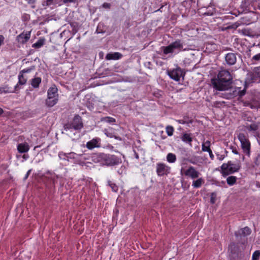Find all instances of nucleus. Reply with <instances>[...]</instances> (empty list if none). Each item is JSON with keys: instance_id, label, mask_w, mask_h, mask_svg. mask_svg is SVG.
Returning <instances> with one entry per match:
<instances>
[{"instance_id": "nucleus-55", "label": "nucleus", "mask_w": 260, "mask_h": 260, "mask_svg": "<svg viewBox=\"0 0 260 260\" xmlns=\"http://www.w3.org/2000/svg\"><path fill=\"white\" fill-rule=\"evenodd\" d=\"M231 98V96H229V97H227L226 98L229 99V98Z\"/></svg>"}, {"instance_id": "nucleus-21", "label": "nucleus", "mask_w": 260, "mask_h": 260, "mask_svg": "<svg viewBox=\"0 0 260 260\" xmlns=\"http://www.w3.org/2000/svg\"><path fill=\"white\" fill-rule=\"evenodd\" d=\"M245 127L249 132H255L258 129V126L255 122H252L250 124H246Z\"/></svg>"}, {"instance_id": "nucleus-43", "label": "nucleus", "mask_w": 260, "mask_h": 260, "mask_svg": "<svg viewBox=\"0 0 260 260\" xmlns=\"http://www.w3.org/2000/svg\"><path fill=\"white\" fill-rule=\"evenodd\" d=\"M208 152H209V156H210V157L211 158V159L212 160H213L214 158V156L213 154L212 153V150H210Z\"/></svg>"}, {"instance_id": "nucleus-36", "label": "nucleus", "mask_w": 260, "mask_h": 260, "mask_svg": "<svg viewBox=\"0 0 260 260\" xmlns=\"http://www.w3.org/2000/svg\"><path fill=\"white\" fill-rule=\"evenodd\" d=\"M34 69H35V67L32 66V67H31L30 68L23 69L22 71H21L20 72L22 73V74L24 75L25 73H30Z\"/></svg>"}, {"instance_id": "nucleus-49", "label": "nucleus", "mask_w": 260, "mask_h": 260, "mask_svg": "<svg viewBox=\"0 0 260 260\" xmlns=\"http://www.w3.org/2000/svg\"><path fill=\"white\" fill-rule=\"evenodd\" d=\"M52 183L53 184V186H54L55 185V178L53 177L52 178Z\"/></svg>"}, {"instance_id": "nucleus-15", "label": "nucleus", "mask_w": 260, "mask_h": 260, "mask_svg": "<svg viewBox=\"0 0 260 260\" xmlns=\"http://www.w3.org/2000/svg\"><path fill=\"white\" fill-rule=\"evenodd\" d=\"M29 146L26 142L18 144L17 145V150L20 153L27 152L29 150Z\"/></svg>"}, {"instance_id": "nucleus-34", "label": "nucleus", "mask_w": 260, "mask_h": 260, "mask_svg": "<svg viewBox=\"0 0 260 260\" xmlns=\"http://www.w3.org/2000/svg\"><path fill=\"white\" fill-rule=\"evenodd\" d=\"M204 183V180L201 178L196 180V188H199Z\"/></svg>"}, {"instance_id": "nucleus-30", "label": "nucleus", "mask_w": 260, "mask_h": 260, "mask_svg": "<svg viewBox=\"0 0 260 260\" xmlns=\"http://www.w3.org/2000/svg\"><path fill=\"white\" fill-rule=\"evenodd\" d=\"M173 51H174V50L173 49L172 47L171 46V44H170L168 46L165 47L163 50L164 53L165 54H168L170 53H173Z\"/></svg>"}, {"instance_id": "nucleus-28", "label": "nucleus", "mask_w": 260, "mask_h": 260, "mask_svg": "<svg viewBox=\"0 0 260 260\" xmlns=\"http://www.w3.org/2000/svg\"><path fill=\"white\" fill-rule=\"evenodd\" d=\"M108 185L110 186L112 190L114 192H117L118 190V186L111 181H108Z\"/></svg>"}, {"instance_id": "nucleus-20", "label": "nucleus", "mask_w": 260, "mask_h": 260, "mask_svg": "<svg viewBox=\"0 0 260 260\" xmlns=\"http://www.w3.org/2000/svg\"><path fill=\"white\" fill-rule=\"evenodd\" d=\"M178 122L180 124H186L189 127L190 126V125L192 124L193 121L189 117H183L182 119H179L177 120Z\"/></svg>"}, {"instance_id": "nucleus-31", "label": "nucleus", "mask_w": 260, "mask_h": 260, "mask_svg": "<svg viewBox=\"0 0 260 260\" xmlns=\"http://www.w3.org/2000/svg\"><path fill=\"white\" fill-rule=\"evenodd\" d=\"M102 121H104L105 122H106L109 123H114L116 121L115 118L111 117H108V116L104 117L102 119Z\"/></svg>"}, {"instance_id": "nucleus-2", "label": "nucleus", "mask_w": 260, "mask_h": 260, "mask_svg": "<svg viewBox=\"0 0 260 260\" xmlns=\"http://www.w3.org/2000/svg\"><path fill=\"white\" fill-rule=\"evenodd\" d=\"M92 159L94 162H99L107 166H117L122 162L121 158L116 155L104 153L93 154Z\"/></svg>"}, {"instance_id": "nucleus-35", "label": "nucleus", "mask_w": 260, "mask_h": 260, "mask_svg": "<svg viewBox=\"0 0 260 260\" xmlns=\"http://www.w3.org/2000/svg\"><path fill=\"white\" fill-rule=\"evenodd\" d=\"M72 122H68L65 124L63 126L64 129L65 131L71 130L73 129V127L72 126Z\"/></svg>"}, {"instance_id": "nucleus-54", "label": "nucleus", "mask_w": 260, "mask_h": 260, "mask_svg": "<svg viewBox=\"0 0 260 260\" xmlns=\"http://www.w3.org/2000/svg\"><path fill=\"white\" fill-rule=\"evenodd\" d=\"M23 157L24 158H27V157H28V156H27V157H26L25 155H24L23 156Z\"/></svg>"}, {"instance_id": "nucleus-7", "label": "nucleus", "mask_w": 260, "mask_h": 260, "mask_svg": "<svg viewBox=\"0 0 260 260\" xmlns=\"http://www.w3.org/2000/svg\"><path fill=\"white\" fill-rule=\"evenodd\" d=\"M169 168L164 163H158L156 165V173L158 176H162L169 173Z\"/></svg>"}, {"instance_id": "nucleus-9", "label": "nucleus", "mask_w": 260, "mask_h": 260, "mask_svg": "<svg viewBox=\"0 0 260 260\" xmlns=\"http://www.w3.org/2000/svg\"><path fill=\"white\" fill-rule=\"evenodd\" d=\"M71 122L73 129L75 130L81 129L83 126L81 118L78 115L74 116Z\"/></svg>"}, {"instance_id": "nucleus-11", "label": "nucleus", "mask_w": 260, "mask_h": 260, "mask_svg": "<svg viewBox=\"0 0 260 260\" xmlns=\"http://www.w3.org/2000/svg\"><path fill=\"white\" fill-rule=\"evenodd\" d=\"M27 81V77L22 74V73L20 72L18 75V82L17 84L14 86L15 90L17 91H18L20 89L19 85H25Z\"/></svg>"}, {"instance_id": "nucleus-14", "label": "nucleus", "mask_w": 260, "mask_h": 260, "mask_svg": "<svg viewBox=\"0 0 260 260\" xmlns=\"http://www.w3.org/2000/svg\"><path fill=\"white\" fill-rule=\"evenodd\" d=\"M185 175L186 176L191 177L193 179L192 186L195 187V169L192 167H189L185 172Z\"/></svg>"}, {"instance_id": "nucleus-39", "label": "nucleus", "mask_w": 260, "mask_h": 260, "mask_svg": "<svg viewBox=\"0 0 260 260\" xmlns=\"http://www.w3.org/2000/svg\"><path fill=\"white\" fill-rule=\"evenodd\" d=\"M252 60L258 61L260 59V53L254 55L252 58Z\"/></svg>"}, {"instance_id": "nucleus-46", "label": "nucleus", "mask_w": 260, "mask_h": 260, "mask_svg": "<svg viewBox=\"0 0 260 260\" xmlns=\"http://www.w3.org/2000/svg\"><path fill=\"white\" fill-rule=\"evenodd\" d=\"M232 152H233L234 154H239L238 151V150H237V149H236V147L233 148L232 149Z\"/></svg>"}, {"instance_id": "nucleus-52", "label": "nucleus", "mask_w": 260, "mask_h": 260, "mask_svg": "<svg viewBox=\"0 0 260 260\" xmlns=\"http://www.w3.org/2000/svg\"><path fill=\"white\" fill-rule=\"evenodd\" d=\"M196 178L199 177V173L197 171H196Z\"/></svg>"}, {"instance_id": "nucleus-16", "label": "nucleus", "mask_w": 260, "mask_h": 260, "mask_svg": "<svg viewBox=\"0 0 260 260\" xmlns=\"http://www.w3.org/2000/svg\"><path fill=\"white\" fill-rule=\"evenodd\" d=\"M122 57V55L119 52L109 53L106 56L107 60H118Z\"/></svg>"}, {"instance_id": "nucleus-29", "label": "nucleus", "mask_w": 260, "mask_h": 260, "mask_svg": "<svg viewBox=\"0 0 260 260\" xmlns=\"http://www.w3.org/2000/svg\"><path fill=\"white\" fill-rule=\"evenodd\" d=\"M166 131L169 136H172L174 131V127L171 125H168L166 128Z\"/></svg>"}, {"instance_id": "nucleus-50", "label": "nucleus", "mask_w": 260, "mask_h": 260, "mask_svg": "<svg viewBox=\"0 0 260 260\" xmlns=\"http://www.w3.org/2000/svg\"><path fill=\"white\" fill-rule=\"evenodd\" d=\"M4 113V110L2 108H0V116Z\"/></svg>"}, {"instance_id": "nucleus-6", "label": "nucleus", "mask_w": 260, "mask_h": 260, "mask_svg": "<svg viewBox=\"0 0 260 260\" xmlns=\"http://www.w3.org/2000/svg\"><path fill=\"white\" fill-rule=\"evenodd\" d=\"M168 75L171 79L178 81L180 80V78L182 77L183 71L181 68H177L176 69L168 72Z\"/></svg>"}, {"instance_id": "nucleus-22", "label": "nucleus", "mask_w": 260, "mask_h": 260, "mask_svg": "<svg viewBox=\"0 0 260 260\" xmlns=\"http://www.w3.org/2000/svg\"><path fill=\"white\" fill-rule=\"evenodd\" d=\"M197 13L200 15H206V16H209L213 15V12H210L209 11H208L207 8H201L198 10Z\"/></svg>"}, {"instance_id": "nucleus-37", "label": "nucleus", "mask_w": 260, "mask_h": 260, "mask_svg": "<svg viewBox=\"0 0 260 260\" xmlns=\"http://www.w3.org/2000/svg\"><path fill=\"white\" fill-rule=\"evenodd\" d=\"M254 164L256 166H260V155H257L254 159Z\"/></svg>"}, {"instance_id": "nucleus-33", "label": "nucleus", "mask_w": 260, "mask_h": 260, "mask_svg": "<svg viewBox=\"0 0 260 260\" xmlns=\"http://www.w3.org/2000/svg\"><path fill=\"white\" fill-rule=\"evenodd\" d=\"M253 74L255 76L260 78V66L254 68Z\"/></svg>"}, {"instance_id": "nucleus-38", "label": "nucleus", "mask_w": 260, "mask_h": 260, "mask_svg": "<svg viewBox=\"0 0 260 260\" xmlns=\"http://www.w3.org/2000/svg\"><path fill=\"white\" fill-rule=\"evenodd\" d=\"M216 156H217V159H219V160H222L225 157L224 154H219V153H217Z\"/></svg>"}, {"instance_id": "nucleus-5", "label": "nucleus", "mask_w": 260, "mask_h": 260, "mask_svg": "<svg viewBox=\"0 0 260 260\" xmlns=\"http://www.w3.org/2000/svg\"><path fill=\"white\" fill-rule=\"evenodd\" d=\"M241 143L243 153L247 156L250 155L251 144L248 136L243 133H240L237 136Z\"/></svg>"}, {"instance_id": "nucleus-53", "label": "nucleus", "mask_w": 260, "mask_h": 260, "mask_svg": "<svg viewBox=\"0 0 260 260\" xmlns=\"http://www.w3.org/2000/svg\"><path fill=\"white\" fill-rule=\"evenodd\" d=\"M211 203H214V199H213V198H211Z\"/></svg>"}, {"instance_id": "nucleus-17", "label": "nucleus", "mask_w": 260, "mask_h": 260, "mask_svg": "<svg viewBox=\"0 0 260 260\" xmlns=\"http://www.w3.org/2000/svg\"><path fill=\"white\" fill-rule=\"evenodd\" d=\"M2 93H17V92L15 90V87L12 88L9 87L8 85H6L4 86L0 87V94Z\"/></svg>"}, {"instance_id": "nucleus-41", "label": "nucleus", "mask_w": 260, "mask_h": 260, "mask_svg": "<svg viewBox=\"0 0 260 260\" xmlns=\"http://www.w3.org/2000/svg\"><path fill=\"white\" fill-rule=\"evenodd\" d=\"M5 37L4 36L0 35V46L4 43Z\"/></svg>"}, {"instance_id": "nucleus-26", "label": "nucleus", "mask_w": 260, "mask_h": 260, "mask_svg": "<svg viewBox=\"0 0 260 260\" xmlns=\"http://www.w3.org/2000/svg\"><path fill=\"white\" fill-rule=\"evenodd\" d=\"M167 160L170 163H173L176 160V156L174 154L169 153L167 156Z\"/></svg>"}, {"instance_id": "nucleus-40", "label": "nucleus", "mask_w": 260, "mask_h": 260, "mask_svg": "<svg viewBox=\"0 0 260 260\" xmlns=\"http://www.w3.org/2000/svg\"><path fill=\"white\" fill-rule=\"evenodd\" d=\"M103 7L105 9H109L111 7V5L109 3H104L103 5Z\"/></svg>"}, {"instance_id": "nucleus-42", "label": "nucleus", "mask_w": 260, "mask_h": 260, "mask_svg": "<svg viewBox=\"0 0 260 260\" xmlns=\"http://www.w3.org/2000/svg\"><path fill=\"white\" fill-rule=\"evenodd\" d=\"M245 93H246L245 89H243V90H240V91H239V95L240 96H242L244 95H245Z\"/></svg>"}, {"instance_id": "nucleus-10", "label": "nucleus", "mask_w": 260, "mask_h": 260, "mask_svg": "<svg viewBox=\"0 0 260 260\" xmlns=\"http://www.w3.org/2000/svg\"><path fill=\"white\" fill-rule=\"evenodd\" d=\"M101 139L99 138H95L87 142L86 144V147L89 149L92 150L96 147H100Z\"/></svg>"}, {"instance_id": "nucleus-25", "label": "nucleus", "mask_w": 260, "mask_h": 260, "mask_svg": "<svg viewBox=\"0 0 260 260\" xmlns=\"http://www.w3.org/2000/svg\"><path fill=\"white\" fill-rule=\"evenodd\" d=\"M237 178L234 176H230L226 178V182L228 185L232 186L235 184L237 181Z\"/></svg>"}, {"instance_id": "nucleus-27", "label": "nucleus", "mask_w": 260, "mask_h": 260, "mask_svg": "<svg viewBox=\"0 0 260 260\" xmlns=\"http://www.w3.org/2000/svg\"><path fill=\"white\" fill-rule=\"evenodd\" d=\"M210 142L209 141H206L202 144V150L203 151H209L210 150Z\"/></svg>"}, {"instance_id": "nucleus-18", "label": "nucleus", "mask_w": 260, "mask_h": 260, "mask_svg": "<svg viewBox=\"0 0 260 260\" xmlns=\"http://www.w3.org/2000/svg\"><path fill=\"white\" fill-rule=\"evenodd\" d=\"M42 79L40 77H36L30 80V84L34 88H37L39 87L41 83Z\"/></svg>"}, {"instance_id": "nucleus-8", "label": "nucleus", "mask_w": 260, "mask_h": 260, "mask_svg": "<svg viewBox=\"0 0 260 260\" xmlns=\"http://www.w3.org/2000/svg\"><path fill=\"white\" fill-rule=\"evenodd\" d=\"M30 38V31H23L17 36L16 40L18 43L24 44L29 40Z\"/></svg>"}, {"instance_id": "nucleus-1", "label": "nucleus", "mask_w": 260, "mask_h": 260, "mask_svg": "<svg viewBox=\"0 0 260 260\" xmlns=\"http://www.w3.org/2000/svg\"><path fill=\"white\" fill-rule=\"evenodd\" d=\"M233 77L230 72L226 70H221L217 77L211 79V83L213 88L218 91L229 89L232 83Z\"/></svg>"}, {"instance_id": "nucleus-32", "label": "nucleus", "mask_w": 260, "mask_h": 260, "mask_svg": "<svg viewBox=\"0 0 260 260\" xmlns=\"http://www.w3.org/2000/svg\"><path fill=\"white\" fill-rule=\"evenodd\" d=\"M259 256H260V251L256 250L252 254L251 260H258L259 258Z\"/></svg>"}, {"instance_id": "nucleus-4", "label": "nucleus", "mask_w": 260, "mask_h": 260, "mask_svg": "<svg viewBox=\"0 0 260 260\" xmlns=\"http://www.w3.org/2000/svg\"><path fill=\"white\" fill-rule=\"evenodd\" d=\"M58 101V89L54 85L50 87L47 91V99L46 105L48 107L54 106Z\"/></svg>"}, {"instance_id": "nucleus-3", "label": "nucleus", "mask_w": 260, "mask_h": 260, "mask_svg": "<svg viewBox=\"0 0 260 260\" xmlns=\"http://www.w3.org/2000/svg\"><path fill=\"white\" fill-rule=\"evenodd\" d=\"M241 168V163L238 161L234 163L232 161H229L227 163H223L221 166V173L223 177H226L230 174L237 172Z\"/></svg>"}, {"instance_id": "nucleus-44", "label": "nucleus", "mask_w": 260, "mask_h": 260, "mask_svg": "<svg viewBox=\"0 0 260 260\" xmlns=\"http://www.w3.org/2000/svg\"><path fill=\"white\" fill-rule=\"evenodd\" d=\"M46 1L47 6H49L53 4V2L54 0H46Z\"/></svg>"}, {"instance_id": "nucleus-23", "label": "nucleus", "mask_w": 260, "mask_h": 260, "mask_svg": "<svg viewBox=\"0 0 260 260\" xmlns=\"http://www.w3.org/2000/svg\"><path fill=\"white\" fill-rule=\"evenodd\" d=\"M45 41L44 38H40L35 43L32 44V46L35 48H40L44 45Z\"/></svg>"}, {"instance_id": "nucleus-13", "label": "nucleus", "mask_w": 260, "mask_h": 260, "mask_svg": "<svg viewBox=\"0 0 260 260\" xmlns=\"http://www.w3.org/2000/svg\"><path fill=\"white\" fill-rule=\"evenodd\" d=\"M251 233V229L248 226H245L242 229H241L237 232H236L235 235L236 237H245L249 235Z\"/></svg>"}, {"instance_id": "nucleus-51", "label": "nucleus", "mask_w": 260, "mask_h": 260, "mask_svg": "<svg viewBox=\"0 0 260 260\" xmlns=\"http://www.w3.org/2000/svg\"><path fill=\"white\" fill-rule=\"evenodd\" d=\"M100 24H99L98 26V27H97V29H96V31H98L99 33L101 32V31H99V28L100 27Z\"/></svg>"}, {"instance_id": "nucleus-12", "label": "nucleus", "mask_w": 260, "mask_h": 260, "mask_svg": "<svg viewBox=\"0 0 260 260\" xmlns=\"http://www.w3.org/2000/svg\"><path fill=\"white\" fill-rule=\"evenodd\" d=\"M226 63L230 65H234L237 61L236 54L234 53H228L225 56Z\"/></svg>"}, {"instance_id": "nucleus-24", "label": "nucleus", "mask_w": 260, "mask_h": 260, "mask_svg": "<svg viewBox=\"0 0 260 260\" xmlns=\"http://www.w3.org/2000/svg\"><path fill=\"white\" fill-rule=\"evenodd\" d=\"M182 140L186 143L191 144L192 139L189 134L185 133L183 135L182 137Z\"/></svg>"}, {"instance_id": "nucleus-19", "label": "nucleus", "mask_w": 260, "mask_h": 260, "mask_svg": "<svg viewBox=\"0 0 260 260\" xmlns=\"http://www.w3.org/2000/svg\"><path fill=\"white\" fill-rule=\"evenodd\" d=\"M170 44L174 50L175 49L180 50L183 48V43L180 40H177Z\"/></svg>"}, {"instance_id": "nucleus-45", "label": "nucleus", "mask_w": 260, "mask_h": 260, "mask_svg": "<svg viewBox=\"0 0 260 260\" xmlns=\"http://www.w3.org/2000/svg\"><path fill=\"white\" fill-rule=\"evenodd\" d=\"M134 156H135V157L137 159H139V154L138 153L135 151V150H134Z\"/></svg>"}, {"instance_id": "nucleus-48", "label": "nucleus", "mask_w": 260, "mask_h": 260, "mask_svg": "<svg viewBox=\"0 0 260 260\" xmlns=\"http://www.w3.org/2000/svg\"><path fill=\"white\" fill-rule=\"evenodd\" d=\"M30 172H31V170H28V171H27V173H26V174H25V177H24V178H25V179L27 178V177H28V176H29V174H30Z\"/></svg>"}, {"instance_id": "nucleus-47", "label": "nucleus", "mask_w": 260, "mask_h": 260, "mask_svg": "<svg viewBox=\"0 0 260 260\" xmlns=\"http://www.w3.org/2000/svg\"><path fill=\"white\" fill-rule=\"evenodd\" d=\"M74 2V0H63V4H67L68 3H73Z\"/></svg>"}]
</instances>
